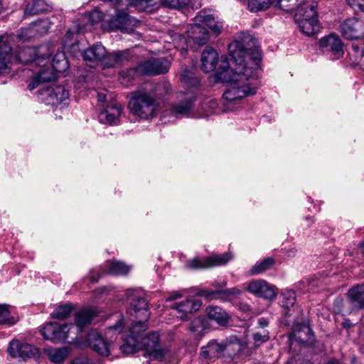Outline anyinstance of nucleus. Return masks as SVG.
<instances>
[{
  "label": "nucleus",
  "mask_w": 364,
  "mask_h": 364,
  "mask_svg": "<svg viewBox=\"0 0 364 364\" xmlns=\"http://www.w3.org/2000/svg\"><path fill=\"white\" fill-rule=\"evenodd\" d=\"M228 52L236 68H230L227 56L222 55L217 77L222 82L230 84L223 98L226 109L232 111L234 105L240 104L243 98L257 93L262 53L257 40L252 37L232 41L228 46Z\"/></svg>",
  "instance_id": "nucleus-1"
},
{
  "label": "nucleus",
  "mask_w": 364,
  "mask_h": 364,
  "mask_svg": "<svg viewBox=\"0 0 364 364\" xmlns=\"http://www.w3.org/2000/svg\"><path fill=\"white\" fill-rule=\"evenodd\" d=\"M157 106L156 100L143 87L133 92L128 105L134 115L144 119L155 117Z\"/></svg>",
  "instance_id": "nucleus-2"
},
{
  "label": "nucleus",
  "mask_w": 364,
  "mask_h": 364,
  "mask_svg": "<svg viewBox=\"0 0 364 364\" xmlns=\"http://www.w3.org/2000/svg\"><path fill=\"white\" fill-rule=\"evenodd\" d=\"M315 336L311 327L306 322L294 321L292 331L289 334L290 346L297 343L304 346H312L315 343Z\"/></svg>",
  "instance_id": "nucleus-3"
},
{
  "label": "nucleus",
  "mask_w": 364,
  "mask_h": 364,
  "mask_svg": "<svg viewBox=\"0 0 364 364\" xmlns=\"http://www.w3.org/2000/svg\"><path fill=\"white\" fill-rule=\"evenodd\" d=\"M233 257L230 252L221 255H212L205 258L195 257L186 262V267L189 269H207L226 264Z\"/></svg>",
  "instance_id": "nucleus-4"
},
{
  "label": "nucleus",
  "mask_w": 364,
  "mask_h": 364,
  "mask_svg": "<svg viewBox=\"0 0 364 364\" xmlns=\"http://www.w3.org/2000/svg\"><path fill=\"white\" fill-rule=\"evenodd\" d=\"M139 321H136L129 328V336L124 339V343L120 348L122 353L128 355L137 351L139 346V334L147 329L146 322L142 317H136Z\"/></svg>",
  "instance_id": "nucleus-5"
},
{
  "label": "nucleus",
  "mask_w": 364,
  "mask_h": 364,
  "mask_svg": "<svg viewBox=\"0 0 364 364\" xmlns=\"http://www.w3.org/2000/svg\"><path fill=\"white\" fill-rule=\"evenodd\" d=\"M140 348L144 349L152 360L161 361L166 355L164 349L159 346V334L157 332L149 333L142 337L137 350Z\"/></svg>",
  "instance_id": "nucleus-6"
},
{
  "label": "nucleus",
  "mask_w": 364,
  "mask_h": 364,
  "mask_svg": "<svg viewBox=\"0 0 364 364\" xmlns=\"http://www.w3.org/2000/svg\"><path fill=\"white\" fill-rule=\"evenodd\" d=\"M319 48L324 55L333 60L342 58L344 54L343 43L334 33L321 38Z\"/></svg>",
  "instance_id": "nucleus-7"
},
{
  "label": "nucleus",
  "mask_w": 364,
  "mask_h": 364,
  "mask_svg": "<svg viewBox=\"0 0 364 364\" xmlns=\"http://www.w3.org/2000/svg\"><path fill=\"white\" fill-rule=\"evenodd\" d=\"M129 300V306L127 313L135 317H142L144 320L148 321L150 316L148 302L145 298L134 291H127L126 293Z\"/></svg>",
  "instance_id": "nucleus-8"
},
{
  "label": "nucleus",
  "mask_w": 364,
  "mask_h": 364,
  "mask_svg": "<svg viewBox=\"0 0 364 364\" xmlns=\"http://www.w3.org/2000/svg\"><path fill=\"white\" fill-rule=\"evenodd\" d=\"M342 36L348 40H356L364 36V20L358 18H349L340 25Z\"/></svg>",
  "instance_id": "nucleus-9"
},
{
  "label": "nucleus",
  "mask_w": 364,
  "mask_h": 364,
  "mask_svg": "<svg viewBox=\"0 0 364 364\" xmlns=\"http://www.w3.org/2000/svg\"><path fill=\"white\" fill-rule=\"evenodd\" d=\"M201 306L202 302L199 299H187L183 301L174 303L171 306V309L174 311L175 316L181 321H188Z\"/></svg>",
  "instance_id": "nucleus-10"
},
{
  "label": "nucleus",
  "mask_w": 364,
  "mask_h": 364,
  "mask_svg": "<svg viewBox=\"0 0 364 364\" xmlns=\"http://www.w3.org/2000/svg\"><path fill=\"white\" fill-rule=\"evenodd\" d=\"M170 68V62L166 58H151L139 63L138 69L142 75H156L166 73Z\"/></svg>",
  "instance_id": "nucleus-11"
},
{
  "label": "nucleus",
  "mask_w": 364,
  "mask_h": 364,
  "mask_svg": "<svg viewBox=\"0 0 364 364\" xmlns=\"http://www.w3.org/2000/svg\"><path fill=\"white\" fill-rule=\"evenodd\" d=\"M246 290L253 295L267 300H273L277 295V289L264 279L251 281Z\"/></svg>",
  "instance_id": "nucleus-12"
},
{
  "label": "nucleus",
  "mask_w": 364,
  "mask_h": 364,
  "mask_svg": "<svg viewBox=\"0 0 364 364\" xmlns=\"http://www.w3.org/2000/svg\"><path fill=\"white\" fill-rule=\"evenodd\" d=\"M7 351L13 358H21L26 359L28 358H38L40 356V350L38 348L26 343H21L18 340H12L8 346Z\"/></svg>",
  "instance_id": "nucleus-13"
},
{
  "label": "nucleus",
  "mask_w": 364,
  "mask_h": 364,
  "mask_svg": "<svg viewBox=\"0 0 364 364\" xmlns=\"http://www.w3.org/2000/svg\"><path fill=\"white\" fill-rule=\"evenodd\" d=\"M69 92L63 85L47 86V104L55 108H63L69 104Z\"/></svg>",
  "instance_id": "nucleus-14"
},
{
  "label": "nucleus",
  "mask_w": 364,
  "mask_h": 364,
  "mask_svg": "<svg viewBox=\"0 0 364 364\" xmlns=\"http://www.w3.org/2000/svg\"><path fill=\"white\" fill-rule=\"evenodd\" d=\"M137 24V21L128 14L117 11L116 15L110 20V26L114 30H119L123 33H131Z\"/></svg>",
  "instance_id": "nucleus-15"
},
{
  "label": "nucleus",
  "mask_w": 364,
  "mask_h": 364,
  "mask_svg": "<svg viewBox=\"0 0 364 364\" xmlns=\"http://www.w3.org/2000/svg\"><path fill=\"white\" fill-rule=\"evenodd\" d=\"M187 44H196L203 46L209 40V32L206 28L198 23L191 25L187 30V39H185Z\"/></svg>",
  "instance_id": "nucleus-16"
},
{
  "label": "nucleus",
  "mask_w": 364,
  "mask_h": 364,
  "mask_svg": "<svg viewBox=\"0 0 364 364\" xmlns=\"http://www.w3.org/2000/svg\"><path fill=\"white\" fill-rule=\"evenodd\" d=\"M87 341L92 349L99 355L108 356L110 354V343L97 331L92 330L88 333Z\"/></svg>",
  "instance_id": "nucleus-17"
},
{
  "label": "nucleus",
  "mask_w": 364,
  "mask_h": 364,
  "mask_svg": "<svg viewBox=\"0 0 364 364\" xmlns=\"http://www.w3.org/2000/svg\"><path fill=\"white\" fill-rule=\"evenodd\" d=\"M106 49L102 43H96L86 49L82 54L83 60L90 67H94L105 58Z\"/></svg>",
  "instance_id": "nucleus-18"
},
{
  "label": "nucleus",
  "mask_w": 364,
  "mask_h": 364,
  "mask_svg": "<svg viewBox=\"0 0 364 364\" xmlns=\"http://www.w3.org/2000/svg\"><path fill=\"white\" fill-rule=\"evenodd\" d=\"M72 324H58L50 323L47 325V332L50 333L49 336L47 335V340L50 339L53 342H65L68 338V333Z\"/></svg>",
  "instance_id": "nucleus-19"
},
{
  "label": "nucleus",
  "mask_w": 364,
  "mask_h": 364,
  "mask_svg": "<svg viewBox=\"0 0 364 364\" xmlns=\"http://www.w3.org/2000/svg\"><path fill=\"white\" fill-rule=\"evenodd\" d=\"M226 345L223 342L218 343L216 341H210L207 346L201 348L200 357L203 360L219 357L225 350Z\"/></svg>",
  "instance_id": "nucleus-20"
},
{
  "label": "nucleus",
  "mask_w": 364,
  "mask_h": 364,
  "mask_svg": "<svg viewBox=\"0 0 364 364\" xmlns=\"http://www.w3.org/2000/svg\"><path fill=\"white\" fill-rule=\"evenodd\" d=\"M218 62L217 51L211 47H206L201 55V69L205 73H210L216 68Z\"/></svg>",
  "instance_id": "nucleus-21"
},
{
  "label": "nucleus",
  "mask_w": 364,
  "mask_h": 364,
  "mask_svg": "<svg viewBox=\"0 0 364 364\" xmlns=\"http://www.w3.org/2000/svg\"><path fill=\"white\" fill-rule=\"evenodd\" d=\"M151 96L157 102V100L162 98L168 95L171 91V85L169 82L163 81L156 84L151 82H146L142 86Z\"/></svg>",
  "instance_id": "nucleus-22"
},
{
  "label": "nucleus",
  "mask_w": 364,
  "mask_h": 364,
  "mask_svg": "<svg viewBox=\"0 0 364 364\" xmlns=\"http://www.w3.org/2000/svg\"><path fill=\"white\" fill-rule=\"evenodd\" d=\"M347 296L353 310L364 309V287L363 285L350 288Z\"/></svg>",
  "instance_id": "nucleus-23"
},
{
  "label": "nucleus",
  "mask_w": 364,
  "mask_h": 364,
  "mask_svg": "<svg viewBox=\"0 0 364 364\" xmlns=\"http://www.w3.org/2000/svg\"><path fill=\"white\" fill-rule=\"evenodd\" d=\"M12 59L11 48L0 38V73H9Z\"/></svg>",
  "instance_id": "nucleus-24"
},
{
  "label": "nucleus",
  "mask_w": 364,
  "mask_h": 364,
  "mask_svg": "<svg viewBox=\"0 0 364 364\" xmlns=\"http://www.w3.org/2000/svg\"><path fill=\"white\" fill-rule=\"evenodd\" d=\"M205 313L210 321H215L220 326H225L228 323L230 316L221 307L210 306L205 309Z\"/></svg>",
  "instance_id": "nucleus-25"
},
{
  "label": "nucleus",
  "mask_w": 364,
  "mask_h": 364,
  "mask_svg": "<svg viewBox=\"0 0 364 364\" xmlns=\"http://www.w3.org/2000/svg\"><path fill=\"white\" fill-rule=\"evenodd\" d=\"M37 50L33 47H23L15 52L14 60L17 63L27 64L36 60Z\"/></svg>",
  "instance_id": "nucleus-26"
},
{
  "label": "nucleus",
  "mask_w": 364,
  "mask_h": 364,
  "mask_svg": "<svg viewBox=\"0 0 364 364\" xmlns=\"http://www.w3.org/2000/svg\"><path fill=\"white\" fill-rule=\"evenodd\" d=\"M301 16L300 20L307 21V19L318 18L316 6L313 4H300L296 9L294 20L298 22V16Z\"/></svg>",
  "instance_id": "nucleus-27"
},
{
  "label": "nucleus",
  "mask_w": 364,
  "mask_h": 364,
  "mask_svg": "<svg viewBox=\"0 0 364 364\" xmlns=\"http://www.w3.org/2000/svg\"><path fill=\"white\" fill-rule=\"evenodd\" d=\"M301 16H298V22L296 24L300 31L306 36H313L319 30L318 18L307 19V21L300 20Z\"/></svg>",
  "instance_id": "nucleus-28"
},
{
  "label": "nucleus",
  "mask_w": 364,
  "mask_h": 364,
  "mask_svg": "<svg viewBox=\"0 0 364 364\" xmlns=\"http://www.w3.org/2000/svg\"><path fill=\"white\" fill-rule=\"evenodd\" d=\"M296 303V294L295 292L291 290H287L281 294L280 304L282 308H284L286 316L291 315V309L294 310V304Z\"/></svg>",
  "instance_id": "nucleus-29"
},
{
  "label": "nucleus",
  "mask_w": 364,
  "mask_h": 364,
  "mask_svg": "<svg viewBox=\"0 0 364 364\" xmlns=\"http://www.w3.org/2000/svg\"><path fill=\"white\" fill-rule=\"evenodd\" d=\"M95 316V311L91 309H82L75 314V324L82 330V328L90 323Z\"/></svg>",
  "instance_id": "nucleus-30"
},
{
  "label": "nucleus",
  "mask_w": 364,
  "mask_h": 364,
  "mask_svg": "<svg viewBox=\"0 0 364 364\" xmlns=\"http://www.w3.org/2000/svg\"><path fill=\"white\" fill-rule=\"evenodd\" d=\"M122 108L120 107H112L109 110H105L100 112L99 119L101 122L109 124H115L120 116Z\"/></svg>",
  "instance_id": "nucleus-31"
},
{
  "label": "nucleus",
  "mask_w": 364,
  "mask_h": 364,
  "mask_svg": "<svg viewBox=\"0 0 364 364\" xmlns=\"http://www.w3.org/2000/svg\"><path fill=\"white\" fill-rule=\"evenodd\" d=\"M70 352V348L63 347L61 348L47 350V355L51 362L55 364H60L67 358Z\"/></svg>",
  "instance_id": "nucleus-32"
},
{
  "label": "nucleus",
  "mask_w": 364,
  "mask_h": 364,
  "mask_svg": "<svg viewBox=\"0 0 364 364\" xmlns=\"http://www.w3.org/2000/svg\"><path fill=\"white\" fill-rule=\"evenodd\" d=\"M52 68L58 73H63L69 68L68 60L63 52H57L52 59Z\"/></svg>",
  "instance_id": "nucleus-33"
},
{
  "label": "nucleus",
  "mask_w": 364,
  "mask_h": 364,
  "mask_svg": "<svg viewBox=\"0 0 364 364\" xmlns=\"http://www.w3.org/2000/svg\"><path fill=\"white\" fill-rule=\"evenodd\" d=\"M193 99H186L182 102L173 105L171 112L176 117L186 116L189 114L192 107Z\"/></svg>",
  "instance_id": "nucleus-34"
},
{
  "label": "nucleus",
  "mask_w": 364,
  "mask_h": 364,
  "mask_svg": "<svg viewBox=\"0 0 364 364\" xmlns=\"http://www.w3.org/2000/svg\"><path fill=\"white\" fill-rule=\"evenodd\" d=\"M275 261L272 257H267L264 259L257 262L249 271L250 276L260 274L267 270L271 269L274 264Z\"/></svg>",
  "instance_id": "nucleus-35"
},
{
  "label": "nucleus",
  "mask_w": 364,
  "mask_h": 364,
  "mask_svg": "<svg viewBox=\"0 0 364 364\" xmlns=\"http://www.w3.org/2000/svg\"><path fill=\"white\" fill-rule=\"evenodd\" d=\"M46 10L45 0H32L28 3L25 10L24 16H33L43 12Z\"/></svg>",
  "instance_id": "nucleus-36"
},
{
  "label": "nucleus",
  "mask_w": 364,
  "mask_h": 364,
  "mask_svg": "<svg viewBox=\"0 0 364 364\" xmlns=\"http://www.w3.org/2000/svg\"><path fill=\"white\" fill-rule=\"evenodd\" d=\"M124 58L125 53L122 51H117L109 54L106 53V56L101 63L104 67L112 68L122 62Z\"/></svg>",
  "instance_id": "nucleus-37"
},
{
  "label": "nucleus",
  "mask_w": 364,
  "mask_h": 364,
  "mask_svg": "<svg viewBox=\"0 0 364 364\" xmlns=\"http://www.w3.org/2000/svg\"><path fill=\"white\" fill-rule=\"evenodd\" d=\"M142 75L138 69V65L135 68L123 70L119 73V80L125 86L128 85L137 75Z\"/></svg>",
  "instance_id": "nucleus-38"
},
{
  "label": "nucleus",
  "mask_w": 364,
  "mask_h": 364,
  "mask_svg": "<svg viewBox=\"0 0 364 364\" xmlns=\"http://www.w3.org/2000/svg\"><path fill=\"white\" fill-rule=\"evenodd\" d=\"M130 270V267L120 261H112L109 263L107 273L115 275H125Z\"/></svg>",
  "instance_id": "nucleus-39"
},
{
  "label": "nucleus",
  "mask_w": 364,
  "mask_h": 364,
  "mask_svg": "<svg viewBox=\"0 0 364 364\" xmlns=\"http://www.w3.org/2000/svg\"><path fill=\"white\" fill-rule=\"evenodd\" d=\"M181 81L190 87H196L200 85V79L187 68H185L181 73Z\"/></svg>",
  "instance_id": "nucleus-40"
},
{
  "label": "nucleus",
  "mask_w": 364,
  "mask_h": 364,
  "mask_svg": "<svg viewBox=\"0 0 364 364\" xmlns=\"http://www.w3.org/2000/svg\"><path fill=\"white\" fill-rule=\"evenodd\" d=\"M73 311V306L70 304H66L58 306L51 314V316L58 319L67 318Z\"/></svg>",
  "instance_id": "nucleus-41"
},
{
  "label": "nucleus",
  "mask_w": 364,
  "mask_h": 364,
  "mask_svg": "<svg viewBox=\"0 0 364 364\" xmlns=\"http://www.w3.org/2000/svg\"><path fill=\"white\" fill-rule=\"evenodd\" d=\"M304 0H277V6L282 10L287 12H291L296 10L299 6L302 4Z\"/></svg>",
  "instance_id": "nucleus-42"
},
{
  "label": "nucleus",
  "mask_w": 364,
  "mask_h": 364,
  "mask_svg": "<svg viewBox=\"0 0 364 364\" xmlns=\"http://www.w3.org/2000/svg\"><path fill=\"white\" fill-rule=\"evenodd\" d=\"M46 82V71L42 69L31 80L28 85L29 90H33Z\"/></svg>",
  "instance_id": "nucleus-43"
},
{
  "label": "nucleus",
  "mask_w": 364,
  "mask_h": 364,
  "mask_svg": "<svg viewBox=\"0 0 364 364\" xmlns=\"http://www.w3.org/2000/svg\"><path fill=\"white\" fill-rule=\"evenodd\" d=\"M205 328V318L198 316L190 323L189 330L191 332L199 333Z\"/></svg>",
  "instance_id": "nucleus-44"
},
{
  "label": "nucleus",
  "mask_w": 364,
  "mask_h": 364,
  "mask_svg": "<svg viewBox=\"0 0 364 364\" xmlns=\"http://www.w3.org/2000/svg\"><path fill=\"white\" fill-rule=\"evenodd\" d=\"M216 296L223 299H230V297H235L241 294V291L236 288H230L223 290H217L214 292Z\"/></svg>",
  "instance_id": "nucleus-45"
},
{
  "label": "nucleus",
  "mask_w": 364,
  "mask_h": 364,
  "mask_svg": "<svg viewBox=\"0 0 364 364\" xmlns=\"http://www.w3.org/2000/svg\"><path fill=\"white\" fill-rule=\"evenodd\" d=\"M36 25L37 22H34L32 26L21 29L18 34V39L23 41H28L33 36L35 26Z\"/></svg>",
  "instance_id": "nucleus-46"
},
{
  "label": "nucleus",
  "mask_w": 364,
  "mask_h": 364,
  "mask_svg": "<svg viewBox=\"0 0 364 364\" xmlns=\"http://www.w3.org/2000/svg\"><path fill=\"white\" fill-rule=\"evenodd\" d=\"M188 0H161L162 4L168 8L181 9L187 5Z\"/></svg>",
  "instance_id": "nucleus-47"
},
{
  "label": "nucleus",
  "mask_w": 364,
  "mask_h": 364,
  "mask_svg": "<svg viewBox=\"0 0 364 364\" xmlns=\"http://www.w3.org/2000/svg\"><path fill=\"white\" fill-rule=\"evenodd\" d=\"M252 338L255 345L259 346L269 340V332L268 331L263 329L262 332L255 333L252 336Z\"/></svg>",
  "instance_id": "nucleus-48"
},
{
  "label": "nucleus",
  "mask_w": 364,
  "mask_h": 364,
  "mask_svg": "<svg viewBox=\"0 0 364 364\" xmlns=\"http://www.w3.org/2000/svg\"><path fill=\"white\" fill-rule=\"evenodd\" d=\"M198 21L208 26L211 23L214 22L215 18L212 14H206L205 11H200L196 16Z\"/></svg>",
  "instance_id": "nucleus-49"
},
{
  "label": "nucleus",
  "mask_w": 364,
  "mask_h": 364,
  "mask_svg": "<svg viewBox=\"0 0 364 364\" xmlns=\"http://www.w3.org/2000/svg\"><path fill=\"white\" fill-rule=\"evenodd\" d=\"M346 2L354 10L364 13V0H346Z\"/></svg>",
  "instance_id": "nucleus-50"
},
{
  "label": "nucleus",
  "mask_w": 364,
  "mask_h": 364,
  "mask_svg": "<svg viewBox=\"0 0 364 364\" xmlns=\"http://www.w3.org/2000/svg\"><path fill=\"white\" fill-rule=\"evenodd\" d=\"M124 326V318L122 316H120V318L118 321L113 325L109 327L110 330L117 331L120 333Z\"/></svg>",
  "instance_id": "nucleus-51"
},
{
  "label": "nucleus",
  "mask_w": 364,
  "mask_h": 364,
  "mask_svg": "<svg viewBox=\"0 0 364 364\" xmlns=\"http://www.w3.org/2000/svg\"><path fill=\"white\" fill-rule=\"evenodd\" d=\"M208 27L215 35L218 36L221 33L223 28V23L220 21H215L214 20V22L211 23Z\"/></svg>",
  "instance_id": "nucleus-52"
},
{
  "label": "nucleus",
  "mask_w": 364,
  "mask_h": 364,
  "mask_svg": "<svg viewBox=\"0 0 364 364\" xmlns=\"http://www.w3.org/2000/svg\"><path fill=\"white\" fill-rule=\"evenodd\" d=\"M364 46L360 47L359 45L354 43L351 46L350 53L353 54L356 58H360V54L362 53V50Z\"/></svg>",
  "instance_id": "nucleus-53"
},
{
  "label": "nucleus",
  "mask_w": 364,
  "mask_h": 364,
  "mask_svg": "<svg viewBox=\"0 0 364 364\" xmlns=\"http://www.w3.org/2000/svg\"><path fill=\"white\" fill-rule=\"evenodd\" d=\"M90 280L91 283H96L99 281L100 278L102 275V272L99 270H92L90 272Z\"/></svg>",
  "instance_id": "nucleus-54"
},
{
  "label": "nucleus",
  "mask_w": 364,
  "mask_h": 364,
  "mask_svg": "<svg viewBox=\"0 0 364 364\" xmlns=\"http://www.w3.org/2000/svg\"><path fill=\"white\" fill-rule=\"evenodd\" d=\"M15 323H16L15 318L12 316H10L9 315L6 317H3L0 319V324H6L8 326H13L14 324H15Z\"/></svg>",
  "instance_id": "nucleus-55"
},
{
  "label": "nucleus",
  "mask_w": 364,
  "mask_h": 364,
  "mask_svg": "<svg viewBox=\"0 0 364 364\" xmlns=\"http://www.w3.org/2000/svg\"><path fill=\"white\" fill-rule=\"evenodd\" d=\"M10 314L9 309V305L7 304H0V319L3 317H6L9 316Z\"/></svg>",
  "instance_id": "nucleus-56"
},
{
  "label": "nucleus",
  "mask_w": 364,
  "mask_h": 364,
  "mask_svg": "<svg viewBox=\"0 0 364 364\" xmlns=\"http://www.w3.org/2000/svg\"><path fill=\"white\" fill-rule=\"evenodd\" d=\"M90 18L93 21H100L103 18V15L102 12L95 10L92 12Z\"/></svg>",
  "instance_id": "nucleus-57"
},
{
  "label": "nucleus",
  "mask_w": 364,
  "mask_h": 364,
  "mask_svg": "<svg viewBox=\"0 0 364 364\" xmlns=\"http://www.w3.org/2000/svg\"><path fill=\"white\" fill-rule=\"evenodd\" d=\"M214 292L215 291L201 290L198 293V294L200 296H205L208 298L211 296H216Z\"/></svg>",
  "instance_id": "nucleus-58"
},
{
  "label": "nucleus",
  "mask_w": 364,
  "mask_h": 364,
  "mask_svg": "<svg viewBox=\"0 0 364 364\" xmlns=\"http://www.w3.org/2000/svg\"><path fill=\"white\" fill-rule=\"evenodd\" d=\"M257 323L259 328L264 329L268 326L269 321L267 318L262 317L258 319Z\"/></svg>",
  "instance_id": "nucleus-59"
},
{
  "label": "nucleus",
  "mask_w": 364,
  "mask_h": 364,
  "mask_svg": "<svg viewBox=\"0 0 364 364\" xmlns=\"http://www.w3.org/2000/svg\"><path fill=\"white\" fill-rule=\"evenodd\" d=\"M45 92H46L45 88H41L37 91L36 95H37V97H38L39 102H45V98L43 97Z\"/></svg>",
  "instance_id": "nucleus-60"
},
{
  "label": "nucleus",
  "mask_w": 364,
  "mask_h": 364,
  "mask_svg": "<svg viewBox=\"0 0 364 364\" xmlns=\"http://www.w3.org/2000/svg\"><path fill=\"white\" fill-rule=\"evenodd\" d=\"M182 297V294L180 292H173L172 293L167 299L166 301H171L176 300L177 299H179Z\"/></svg>",
  "instance_id": "nucleus-61"
},
{
  "label": "nucleus",
  "mask_w": 364,
  "mask_h": 364,
  "mask_svg": "<svg viewBox=\"0 0 364 364\" xmlns=\"http://www.w3.org/2000/svg\"><path fill=\"white\" fill-rule=\"evenodd\" d=\"M71 364H91L86 358H75Z\"/></svg>",
  "instance_id": "nucleus-62"
},
{
  "label": "nucleus",
  "mask_w": 364,
  "mask_h": 364,
  "mask_svg": "<svg viewBox=\"0 0 364 364\" xmlns=\"http://www.w3.org/2000/svg\"><path fill=\"white\" fill-rule=\"evenodd\" d=\"M132 1L139 4L140 5H144V4H152L155 2V0H131Z\"/></svg>",
  "instance_id": "nucleus-63"
},
{
  "label": "nucleus",
  "mask_w": 364,
  "mask_h": 364,
  "mask_svg": "<svg viewBox=\"0 0 364 364\" xmlns=\"http://www.w3.org/2000/svg\"><path fill=\"white\" fill-rule=\"evenodd\" d=\"M361 254L364 256V239L359 243Z\"/></svg>",
  "instance_id": "nucleus-64"
}]
</instances>
